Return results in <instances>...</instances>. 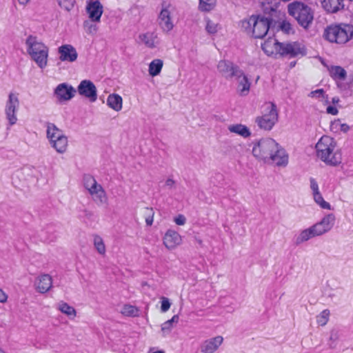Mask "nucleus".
I'll return each instance as SVG.
<instances>
[{
  "instance_id": "nucleus-1",
  "label": "nucleus",
  "mask_w": 353,
  "mask_h": 353,
  "mask_svg": "<svg viewBox=\"0 0 353 353\" xmlns=\"http://www.w3.org/2000/svg\"><path fill=\"white\" fill-rule=\"evenodd\" d=\"M252 154L257 159L277 166H286L288 163L285 150L271 138L261 139L254 143Z\"/></svg>"
},
{
  "instance_id": "nucleus-2",
  "label": "nucleus",
  "mask_w": 353,
  "mask_h": 353,
  "mask_svg": "<svg viewBox=\"0 0 353 353\" xmlns=\"http://www.w3.org/2000/svg\"><path fill=\"white\" fill-rule=\"evenodd\" d=\"M26 48L30 59L39 68H45L48 65L49 48L36 36L29 35L25 41Z\"/></svg>"
},
{
  "instance_id": "nucleus-3",
  "label": "nucleus",
  "mask_w": 353,
  "mask_h": 353,
  "mask_svg": "<svg viewBox=\"0 0 353 353\" xmlns=\"http://www.w3.org/2000/svg\"><path fill=\"white\" fill-rule=\"evenodd\" d=\"M317 157L328 165H336L341 162V157L336 150V142L329 136H323L316 144Z\"/></svg>"
},
{
  "instance_id": "nucleus-4",
  "label": "nucleus",
  "mask_w": 353,
  "mask_h": 353,
  "mask_svg": "<svg viewBox=\"0 0 353 353\" xmlns=\"http://www.w3.org/2000/svg\"><path fill=\"white\" fill-rule=\"evenodd\" d=\"M288 14L292 17L305 30H307L314 20V10L308 5L299 1H294L288 5Z\"/></svg>"
},
{
  "instance_id": "nucleus-5",
  "label": "nucleus",
  "mask_w": 353,
  "mask_h": 353,
  "mask_svg": "<svg viewBox=\"0 0 353 353\" xmlns=\"http://www.w3.org/2000/svg\"><path fill=\"white\" fill-rule=\"evenodd\" d=\"M330 43L344 44L353 37V26L346 23L327 26L323 34Z\"/></svg>"
},
{
  "instance_id": "nucleus-6",
  "label": "nucleus",
  "mask_w": 353,
  "mask_h": 353,
  "mask_svg": "<svg viewBox=\"0 0 353 353\" xmlns=\"http://www.w3.org/2000/svg\"><path fill=\"white\" fill-rule=\"evenodd\" d=\"M178 15L176 6L170 2L163 1L158 16V23L161 30L170 32L174 27V21Z\"/></svg>"
},
{
  "instance_id": "nucleus-7",
  "label": "nucleus",
  "mask_w": 353,
  "mask_h": 353,
  "mask_svg": "<svg viewBox=\"0 0 353 353\" xmlns=\"http://www.w3.org/2000/svg\"><path fill=\"white\" fill-rule=\"evenodd\" d=\"M242 23L246 30H252L253 37L261 39L268 34L270 21L268 17L252 15Z\"/></svg>"
},
{
  "instance_id": "nucleus-8",
  "label": "nucleus",
  "mask_w": 353,
  "mask_h": 353,
  "mask_svg": "<svg viewBox=\"0 0 353 353\" xmlns=\"http://www.w3.org/2000/svg\"><path fill=\"white\" fill-rule=\"evenodd\" d=\"M46 128L47 138L50 145L58 153H64L68 145V137L54 123H48Z\"/></svg>"
},
{
  "instance_id": "nucleus-9",
  "label": "nucleus",
  "mask_w": 353,
  "mask_h": 353,
  "mask_svg": "<svg viewBox=\"0 0 353 353\" xmlns=\"http://www.w3.org/2000/svg\"><path fill=\"white\" fill-rule=\"evenodd\" d=\"M278 120L276 106L273 103H267L264 105L263 114L256 118L258 126L264 130H270Z\"/></svg>"
},
{
  "instance_id": "nucleus-10",
  "label": "nucleus",
  "mask_w": 353,
  "mask_h": 353,
  "mask_svg": "<svg viewBox=\"0 0 353 353\" xmlns=\"http://www.w3.org/2000/svg\"><path fill=\"white\" fill-rule=\"evenodd\" d=\"M19 108L18 94L10 92L6 103L5 114L10 125H14L17 121V112Z\"/></svg>"
},
{
  "instance_id": "nucleus-11",
  "label": "nucleus",
  "mask_w": 353,
  "mask_h": 353,
  "mask_svg": "<svg viewBox=\"0 0 353 353\" xmlns=\"http://www.w3.org/2000/svg\"><path fill=\"white\" fill-rule=\"evenodd\" d=\"M279 54L290 58L303 56L305 54V49L304 46L299 42L282 43Z\"/></svg>"
},
{
  "instance_id": "nucleus-12",
  "label": "nucleus",
  "mask_w": 353,
  "mask_h": 353,
  "mask_svg": "<svg viewBox=\"0 0 353 353\" xmlns=\"http://www.w3.org/2000/svg\"><path fill=\"white\" fill-rule=\"evenodd\" d=\"M335 220L336 218L333 214H328L321 221L312 225L317 236L330 231L335 223Z\"/></svg>"
},
{
  "instance_id": "nucleus-13",
  "label": "nucleus",
  "mask_w": 353,
  "mask_h": 353,
  "mask_svg": "<svg viewBox=\"0 0 353 353\" xmlns=\"http://www.w3.org/2000/svg\"><path fill=\"white\" fill-rule=\"evenodd\" d=\"M219 72L226 79H230L239 74L241 69L232 62L221 60L217 64Z\"/></svg>"
},
{
  "instance_id": "nucleus-14",
  "label": "nucleus",
  "mask_w": 353,
  "mask_h": 353,
  "mask_svg": "<svg viewBox=\"0 0 353 353\" xmlns=\"http://www.w3.org/2000/svg\"><path fill=\"white\" fill-rule=\"evenodd\" d=\"M79 94L84 96L94 102L97 100V88L94 84L90 80L82 81L78 86Z\"/></svg>"
},
{
  "instance_id": "nucleus-15",
  "label": "nucleus",
  "mask_w": 353,
  "mask_h": 353,
  "mask_svg": "<svg viewBox=\"0 0 353 353\" xmlns=\"http://www.w3.org/2000/svg\"><path fill=\"white\" fill-rule=\"evenodd\" d=\"M75 93L76 90L65 83L59 84L54 90V94L60 101L70 100Z\"/></svg>"
},
{
  "instance_id": "nucleus-16",
  "label": "nucleus",
  "mask_w": 353,
  "mask_h": 353,
  "mask_svg": "<svg viewBox=\"0 0 353 353\" xmlns=\"http://www.w3.org/2000/svg\"><path fill=\"white\" fill-rule=\"evenodd\" d=\"M222 336H216L205 340L201 345V351L203 353H214L223 343Z\"/></svg>"
},
{
  "instance_id": "nucleus-17",
  "label": "nucleus",
  "mask_w": 353,
  "mask_h": 353,
  "mask_svg": "<svg viewBox=\"0 0 353 353\" xmlns=\"http://www.w3.org/2000/svg\"><path fill=\"white\" fill-rule=\"evenodd\" d=\"M234 77L236 81L237 93L241 97L247 96L250 92L251 85L248 77L241 70L239 74L235 75Z\"/></svg>"
},
{
  "instance_id": "nucleus-18",
  "label": "nucleus",
  "mask_w": 353,
  "mask_h": 353,
  "mask_svg": "<svg viewBox=\"0 0 353 353\" xmlns=\"http://www.w3.org/2000/svg\"><path fill=\"white\" fill-rule=\"evenodd\" d=\"M103 11V6L99 1H89L86 6V12L92 22H99Z\"/></svg>"
},
{
  "instance_id": "nucleus-19",
  "label": "nucleus",
  "mask_w": 353,
  "mask_h": 353,
  "mask_svg": "<svg viewBox=\"0 0 353 353\" xmlns=\"http://www.w3.org/2000/svg\"><path fill=\"white\" fill-rule=\"evenodd\" d=\"M59 59L61 61L74 62L77 60L78 54L76 49L70 44H65L58 48Z\"/></svg>"
},
{
  "instance_id": "nucleus-20",
  "label": "nucleus",
  "mask_w": 353,
  "mask_h": 353,
  "mask_svg": "<svg viewBox=\"0 0 353 353\" xmlns=\"http://www.w3.org/2000/svg\"><path fill=\"white\" fill-rule=\"evenodd\" d=\"M281 44L274 37H270L261 43V48L268 56L279 54Z\"/></svg>"
},
{
  "instance_id": "nucleus-21",
  "label": "nucleus",
  "mask_w": 353,
  "mask_h": 353,
  "mask_svg": "<svg viewBox=\"0 0 353 353\" xmlns=\"http://www.w3.org/2000/svg\"><path fill=\"white\" fill-rule=\"evenodd\" d=\"M181 241L180 234L173 230H168L163 237V244L169 250L174 249L181 243Z\"/></svg>"
},
{
  "instance_id": "nucleus-22",
  "label": "nucleus",
  "mask_w": 353,
  "mask_h": 353,
  "mask_svg": "<svg viewBox=\"0 0 353 353\" xmlns=\"http://www.w3.org/2000/svg\"><path fill=\"white\" fill-rule=\"evenodd\" d=\"M37 290L40 293H46L52 286V277L49 274H42L35 281Z\"/></svg>"
},
{
  "instance_id": "nucleus-23",
  "label": "nucleus",
  "mask_w": 353,
  "mask_h": 353,
  "mask_svg": "<svg viewBox=\"0 0 353 353\" xmlns=\"http://www.w3.org/2000/svg\"><path fill=\"white\" fill-rule=\"evenodd\" d=\"M89 193L97 205H103L108 203L106 192L101 185L95 186V188Z\"/></svg>"
},
{
  "instance_id": "nucleus-24",
  "label": "nucleus",
  "mask_w": 353,
  "mask_h": 353,
  "mask_svg": "<svg viewBox=\"0 0 353 353\" xmlns=\"http://www.w3.org/2000/svg\"><path fill=\"white\" fill-rule=\"evenodd\" d=\"M323 8L329 12H336L344 6L343 0H321Z\"/></svg>"
},
{
  "instance_id": "nucleus-25",
  "label": "nucleus",
  "mask_w": 353,
  "mask_h": 353,
  "mask_svg": "<svg viewBox=\"0 0 353 353\" xmlns=\"http://www.w3.org/2000/svg\"><path fill=\"white\" fill-rule=\"evenodd\" d=\"M317 236L316 232H314L312 226L301 230L299 234L295 238V243L296 245H300L310 239Z\"/></svg>"
},
{
  "instance_id": "nucleus-26",
  "label": "nucleus",
  "mask_w": 353,
  "mask_h": 353,
  "mask_svg": "<svg viewBox=\"0 0 353 353\" xmlns=\"http://www.w3.org/2000/svg\"><path fill=\"white\" fill-rule=\"evenodd\" d=\"M107 104L110 108L119 112L122 109L123 99L119 94H112L107 99Z\"/></svg>"
},
{
  "instance_id": "nucleus-27",
  "label": "nucleus",
  "mask_w": 353,
  "mask_h": 353,
  "mask_svg": "<svg viewBox=\"0 0 353 353\" xmlns=\"http://www.w3.org/2000/svg\"><path fill=\"white\" fill-rule=\"evenodd\" d=\"M263 12L266 14L276 12L280 3V0H260Z\"/></svg>"
},
{
  "instance_id": "nucleus-28",
  "label": "nucleus",
  "mask_w": 353,
  "mask_h": 353,
  "mask_svg": "<svg viewBox=\"0 0 353 353\" xmlns=\"http://www.w3.org/2000/svg\"><path fill=\"white\" fill-rule=\"evenodd\" d=\"M140 41L148 48H154L157 43V35L153 32L141 34L139 37Z\"/></svg>"
},
{
  "instance_id": "nucleus-29",
  "label": "nucleus",
  "mask_w": 353,
  "mask_h": 353,
  "mask_svg": "<svg viewBox=\"0 0 353 353\" xmlns=\"http://www.w3.org/2000/svg\"><path fill=\"white\" fill-rule=\"evenodd\" d=\"M228 130L230 132L239 134L245 138L250 135L249 129L241 124L230 125L228 126Z\"/></svg>"
},
{
  "instance_id": "nucleus-30",
  "label": "nucleus",
  "mask_w": 353,
  "mask_h": 353,
  "mask_svg": "<svg viewBox=\"0 0 353 353\" xmlns=\"http://www.w3.org/2000/svg\"><path fill=\"white\" fill-rule=\"evenodd\" d=\"M330 75L334 79L344 80L346 77V71L341 66H330L328 68Z\"/></svg>"
},
{
  "instance_id": "nucleus-31",
  "label": "nucleus",
  "mask_w": 353,
  "mask_h": 353,
  "mask_svg": "<svg viewBox=\"0 0 353 353\" xmlns=\"http://www.w3.org/2000/svg\"><path fill=\"white\" fill-rule=\"evenodd\" d=\"M163 61L159 59H154L149 65V74L152 77L158 75L163 68Z\"/></svg>"
},
{
  "instance_id": "nucleus-32",
  "label": "nucleus",
  "mask_w": 353,
  "mask_h": 353,
  "mask_svg": "<svg viewBox=\"0 0 353 353\" xmlns=\"http://www.w3.org/2000/svg\"><path fill=\"white\" fill-rule=\"evenodd\" d=\"M57 308L62 313L68 315V316L74 317L76 316V310L74 308L63 301H61L58 303Z\"/></svg>"
},
{
  "instance_id": "nucleus-33",
  "label": "nucleus",
  "mask_w": 353,
  "mask_h": 353,
  "mask_svg": "<svg viewBox=\"0 0 353 353\" xmlns=\"http://www.w3.org/2000/svg\"><path fill=\"white\" fill-rule=\"evenodd\" d=\"M93 243L97 252L101 255H104L106 252L105 245L103 239L98 235H94L93 239Z\"/></svg>"
},
{
  "instance_id": "nucleus-34",
  "label": "nucleus",
  "mask_w": 353,
  "mask_h": 353,
  "mask_svg": "<svg viewBox=\"0 0 353 353\" xmlns=\"http://www.w3.org/2000/svg\"><path fill=\"white\" fill-rule=\"evenodd\" d=\"M330 315V310L325 309L323 310L317 316H316V322L319 325L324 326L327 324L329 321V317Z\"/></svg>"
},
{
  "instance_id": "nucleus-35",
  "label": "nucleus",
  "mask_w": 353,
  "mask_h": 353,
  "mask_svg": "<svg viewBox=\"0 0 353 353\" xmlns=\"http://www.w3.org/2000/svg\"><path fill=\"white\" fill-rule=\"evenodd\" d=\"M340 338V332L339 330L333 329L330 332V336L328 341L330 348L334 349L336 346L337 341Z\"/></svg>"
},
{
  "instance_id": "nucleus-36",
  "label": "nucleus",
  "mask_w": 353,
  "mask_h": 353,
  "mask_svg": "<svg viewBox=\"0 0 353 353\" xmlns=\"http://www.w3.org/2000/svg\"><path fill=\"white\" fill-rule=\"evenodd\" d=\"M84 186L90 192L95 186H98L99 184L97 182L94 178L90 175H86L83 178Z\"/></svg>"
},
{
  "instance_id": "nucleus-37",
  "label": "nucleus",
  "mask_w": 353,
  "mask_h": 353,
  "mask_svg": "<svg viewBox=\"0 0 353 353\" xmlns=\"http://www.w3.org/2000/svg\"><path fill=\"white\" fill-rule=\"evenodd\" d=\"M313 195V199L314 200V201L318 204L319 205V206L323 208V209H327V210H330V205L329 203H327V201H325L321 192H316L314 194H312Z\"/></svg>"
},
{
  "instance_id": "nucleus-38",
  "label": "nucleus",
  "mask_w": 353,
  "mask_h": 353,
  "mask_svg": "<svg viewBox=\"0 0 353 353\" xmlns=\"http://www.w3.org/2000/svg\"><path fill=\"white\" fill-rule=\"evenodd\" d=\"M179 317L178 315H174L172 318L165 323H163L161 325V330L163 332H170L172 328L173 323H178Z\"/></svg>"
},
{
  "instance_id": "nucleus-39",
  "label": "nucleus",
  "mask_w": 353,
  "mask_h": 353,
  "mask_svg": "<svg viewBox=\"0 0 353 353\" xmlns=\"http://www.w3.org/2000/svg\"><path fill=\"white\" fill-rule=\"evenodd\" d=\"M147 225L151 226L154 221V212L152 208H145L143 212Z\"/></svg>"
},
{
  "instance_id": "nucleus-40",
  "label": "nucleus",
  "mask_w": 353,
  "mask_h": 353,
  "mask_svg": "<svg viewBox=\"0 0 353 353\" xmlns=\"http://www.w3.org/2000/svg\"><path fill=\"white\" fill-rule=\"evenodd\" d=\"M122 314L126 316H136L138 315V309L130 305H125L122 308Z\"/></svg>"
},
{
  "instance_id": "nucleus-41",
  "label": "nucleus",
  "mask_w": 353,
  "mask_h": 353,
  "mask_svg": "<svg viewBox=\"0 0 353 353\" xmlns=\"http://www.w3.org/2000/svg\"><path fill=\"white\" fill-rule=\"evenodd\" d=\"M279 28L288 34H293L294 29L293 26L288 21L284 20L279 23Z\"/></svg>"
},
{
  "instance_id": "nucleus-42",
  "label": "nucleus",
  "mask_w": 353,
  "mask_h": 353,
  "mask_svg": "<svg viewBox=\"0 0 353 353\" xmlns=\"http://www.w3.org/2000/svg\"><path fill=\"white\" fill-rule=\"evenodd\" d=\"M59 6L63 10L69 12L74 6V0H57Z\"/></svg>"
},
{
  "instance_id": "nucleus-43",
  "label": "nucleus",
  "mask_w": 353,
  "mask_h": 353,
  "mask_svg": "<svg viewBox=\"0 0 353 353\" xmlns=\"http://www.w3.org/2000/svg\"><path fill=\"white\" fill-rule=\"evenodd\" d=\"M199 6L202 10L210 11L214 6V0H199Z\"/></svg>"
},
{
  "instance_id": "nucleus-44",
  "label": "nucleus",
  "mask_w": 353,
  "mask_h": 353,
  "mask_svg": "<svg viewBox=\"0 0 353 353\" xmlns=\"http://www.w3.org/2000/svg\"><path fill=\"white\" fill-rule=\"evenodd\" d=\"M205 30L209 34H214L218 30V25L216 23L212 21L211 20L207 19Z\"/></svg>"
},
{
  "instance_id": "nucleus-45",
  "label": "nucleus",
  "mask_w": 353,
  "mask_h": 353,
  "mask_svg": "<svg viewBox=\"0 0 353 353\" xmlns=\"http://www.w3.org/2000/svg\"><path fill=\"white\" fill-rule=\"evenodd\" d=\"M84 28L86 29V32L90 34L96 33L97 30V28L96 25H93L90 21H85L83 23Z\"/></svg>"
},
{
  "instance_id": "nucleus-46",
  "label": "nucleus",
  "mask_w": 353,
  "mask_h": 353,
  "mask_svg": "<svg viewBox=\"0 0 353 353\" xmlns=\"http://www.w3.org/2000/svg\"><path fill=\"white\" fill-rule=\"evenodd\" d=\"M170 305H171L170 302L168 298H166V297L161 298V310L162 312H167L170 309Z\"/></svg>"
},
{
  "instance_id": "nucleus-47",
  "label": "nucleus",
  "mask_w": 353,
  "mask_h": 353,
  "mask_svg": "<svg viewBox=\"0 0 353 353\" xmlns=\"http://www.w3.org/2000/svg\"><path fill=\"white\" fill-rule=\"evenodd\" d=\"M309 97L316 99L324 98V90L323 89H318L314 91H312L309 94Z\"/></svg>"
},
{
  "instance_id": "nucleus-48",
  "label": "nucleus",
  "mask_w": 353,
  "mask_h": 353,
  "mask_svg": "<svg viewBox=\"0 0 353 353\" xmlns=\"http://www.w3.org/2000/svg\"><path fill=\"white\" fill-rule=\"evenodd\" d=\"M310 187L312 192V194L319 192V185L314 178L310 179Z\"/></svg>"
},
{
  "instance_id": "nucleus-49",
  "label": "nucleus",
  "mask_w": 353,
  "mask_h": 353,
  "mask_svg": "<svg viewBox=\"0 0 353 353\" xmlns=\"http://www.w3.org/2000/svg\"><path fill=\"white\" fill-rule=\"evenodd\" d=\"M174 222L179 225H183L186 222V219L183 215L179 214L174 218Z\"/></svg>"
},
{
  "instance_id": "nucleus-50",
  "label": "nucleus",
  "mask_w": 353,
  "mask_h": 353,
  "mask_svg": "<svg viewBox=\"0 0 353 353\" xmlns=\"http://www.w3.org/2000/svg\"><path fill=\"white\" fill-rule=\"evenodd\" d=\"M326 111L328 114H330L332 115H336L338 114V110L336 109V108L332 105H329L327 108Z\"/></svg>"
},
{
  "instance_id": "nucleus-51",
  "label": "nucleus",
  "mask_w": 353,
  "mask_h": 353,
  "mask_svg": "<svg viewBox=\"0 0 353 353\" xmlns=\"http://www.w3.org/2000/svg\"><path fill=\"white\" fill-rule=\"evenodd\" d=\"M8 295L6 292L0 288V303H4L7 301Z\"/></svg>"
},
{
  "instance_id": "nucleus-52",
  "label": "nucleus",
  "mask_w": 353,
  "mask_h": 353,
  "mask_svg": "<svg viewBox=\"0 0 353 353\" xmlns=\"http://www.w3.org/2000/svg\"><path fill=\"white\" fill-rule=\"evenodd\" d=\"M175 181L172 179H168L165 181V185L169 189L172 188L174 186Z\"/></svg>"
},
{
  "instance_id": "nucleus-53",
  "label": "nucleus",
  "mask_w": 353,
  "mask_h": 353,
  "mask_svg": "<svg viewBox=\"0 0 353 353\" xmlns=\"http://www.w3.org/2000/svg\"><path fill=\"white\" fill-rule=\"evenodd\" d=\"M340 130L343 132H347L350 130V127L346 123L341 124Z\"/></svg>"
},
{
  "instance_id": "nucleus-54",
  "label": "nucleus",
  "mask_w": 353,
  "mask_h": 353,
  "mask_svg": "<svg viewBox=\"0 0 353 353\" xmlns=\"http://www.w3.org/2000/svg\"><path fill=\"white\" fill-rule=\"evenodd\" d=\"M17 2L19 5L25 7L30 2V0H17Z\"/></svg>"
},
{
  "instance_id": "nucleus-55",
  "label": "nucleus",
  "mask_w": 353,
  "mask_h": 353,
  "mask_svg": "<svg viewBox=\"0 0 353 353\" xmlns=\"http://www.w3.org/2000/svg\"><path fill=\"white\" fill-rule=\"evenodd\" d=\"M153 353H164L163 351H157V352H154Z\"/></svg>"
},
{
  "instance_id": "nucleus-56",
  "label": "nucleus",
  "mask_w": 353,
  "mask_h": 353,
  "mask_svg": "<svg viewBox=\"0 0 353 353\" xmlns=\"http://www.w3.org/2000/svg\"><path fill=\"white\" fill-rule=\"evenodd\" d=\"M339 101V99H337L336 100L334 98L333 99V102H334H334H336V101Z\"/></svg>"
},
{
  "instance_id": "nucleus-57",
  "label": "nucleus",
  "mask_w": 353,
  "mask_h": 353,
  "mask_svg": "<svg viewBox=\"0 0 353 353\" xmlns=\"http://www.w3.org/2000/svg\"><path fill=\"white\" fill-rule=\"evenodd\" d=\"M352 21H353V12L352 14Z\"/></svg>"
}]
</instances>
